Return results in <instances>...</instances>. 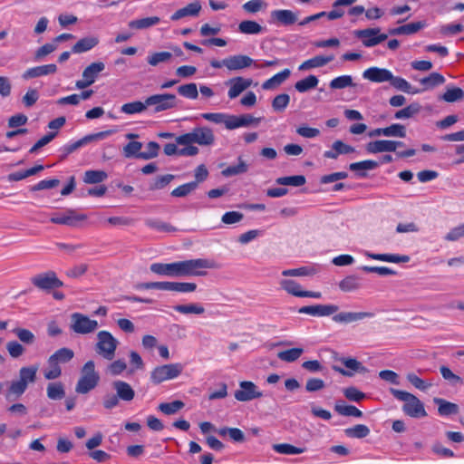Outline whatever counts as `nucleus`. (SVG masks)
<instances>
[{
    "mask_svg": "<svg viewBox=\"0 0 464 464\" xmlns=\"http://www.w3.org/2000/svg\"><path fill=\"white\" fill-rule=\"evenodd\" d=\"M212 259L196 258L173 263H153L150 269L152 273L169 277L203 276L207 269L217 268Z\"/></svg>",
    "mask_w": 464,
    "mask_h": 464,
    "instance_id": "nucleus-1",
    "label": "nucleus"
},
{
    "mask_svg": "<svg viewBox=\"0 0 464 464\" xmlns=\"http://www.w3.org/2000/svg\"><path fill=\"white\" fill-rule=\"evenodd\" d=\"M215 142V134L213 130L207 126H198L191 131L176 137V143L179 145L198 144L208 147Z\"/></svg>",
    "mask_w": 464,
    "mask_h": 464,
    "instance_id": "nucleus-2",
    "label": "nucleus"
},
{
    "mask_svg": "<svg viewBox=\"0 0 464 464\" xmlns=\"http://www.w3.org/2000/svg\"><path fill=\"white\" fill-rule=\"evenodd\" d=\"M37 371L38 367L35 365L22 367L19 370V379L13 381L9 386L6 399L10 400L12 395H14L16 398L22 396L26 391L28 384L35 382Z\"/></svg>",
    "mask_w": 464,
    "mask_h": 464,
    "instance_id": "nucleus-3",
    "label": "nucleus"
},
{
    "mask_svg": "<svg viewBox=\"0 0 464 464\" xmlns=\"http://www.w3.org/2000/svg\"><path fill=\"white\" fill-rule=\"evenodd\" d=\"M100 375L95 371V363L90 360L84 363L81 370V376L76 383L75 392L79 394H86L93 390L99 383Z\"/></svg>",
    "mask_w": 464,
    "mask_h": 464,
    "instance_id": "nucleus-4",
    "label": "nucleus"
},
{
    "mask_svg": "<svg viewBox=\"0 0 464 464\" xmlns=\"http://www.w3.org/2000/svg\"><path fill=\"white\" fill-rule=\"evenodd\" d=\"M95 352L105 360L111 361L115 356L118 340L108 331H100L97 334Z\"/></svg>",
    "mask_w": 464,
    "mask_h": 464,
    "instance_id": "nucleus-5",
    "label": "nucleus"
},
{
    "mask_svg": "<svg viewBox=\"0 0 464 464\" xmlns=\"http://www.w3.org/2000/svg\"><path fill=\"white\" fill-rule=\"evenodd\" d=\"M146 105L152 107L155 113L175 109L179 105V100L175 94L160 93L153 94L146 98Z\"/></svg>",
    "mask_w": 464,
    "mask_h": 464,
    "instance_id": "nucleus-6",
    "label": "nucleus"
},
{
    "mask_svg": "<svg viewBox=\"0 0 464 464\" xmlns=\"http://www.w3.org/2000/svg\"><path fill=\"white\" fill-rule=\"evenodd\" d=\"M183 371L180 363H170L158 366L150 372V381L154 384H160L165 381L177 378Z\"/></svg>",
    "mask_w": 464,
    "mask_h": 464,
    "instance_id": "nucleus-7",
    "label": "nucleus"
},
{
    "mask_svg": "<svg viewBox=\"0 0 464 464\" xmlns=\"http://www.w3.org/2000/svg\"><path fill=\"white\" fill-rule=\"evenodd\" d=\"M98 327L99 324L96 320H92L83 314L73 313L71 314L70 328L75 334H89L94 333Z\"/></svg>",
    "mask_w": 464,
    "mask_h": 464,
    "instance_id": "nucleus-8",
    "label": "nucleus"
},
{
    "mask_svg": "<svg viewBox=\"0 0 464 464\" xmlns=\"http://www.w3.org/2000/svg\"><path fill=\"white\" fill-rule=\"evenodd\" d=\"M31 282L35 287L44 291L59 288L63 285V283L57 277L55 272L52 270L33 276Z\"/></svg>",
    "mask_w": 464,
    "mask_h": 464,
    "instance_id": "nucleus-9",
    "label": "nucleus"
},
{
    "mask_svg": "<svg viewBox=\"0 0 464 464\" xmlns=\"http://www.w3.org/2000/svg\"><path fill=\"white\" fill-rule=\"evenodd\" d=\"M105 69V64L102 62L92 63L82 72V79L75 82V87L78 90H83L91 86L96 81L98 75Z\"/></svg>",
    "mask_w": 464,
    "mask_h": 464,
    "instance_id": "nucleus-10",
    "label": "nucleus"
},
{
    "mask_svg": "<svg viewBox=\"0 0 464 464\" xmlns=\"http://www.w3.org/2000/svg\"><path fill=\"white\" fill-rule=\"evenodd\" d=\"M111 133H112L111 130H104V131H100L97 133L88 134L76 141H73L72 143H68V144L64 145L62 148V150H63L64 156H67V155L72 153L73 151L77 150L78 149L87 145L88 143L105 139Z\"/></svg>",
    "mask_w": 464,
    "mask_h": 464,
    "instance_id": "nucleus-11",
    "label": "nucleus"
},
{
    "mask_svg": "<svg viewBox=\"0 0 464 464\" xmlns=\"http://www.w3.org/2000/svg\"><path fill=\"white\" fill-rule=\"evenodd\" d=\"M445 82H446V79L441 73L433 72L430 73V75L419 80V82L421 86V88L420 90H413L411 85L408 82V93H417V92L431 91V90L435 89L436 87H439V86L444 84Z\"/></svg>",
    "mask_w": 464,
    "mask_h": 464,
    "instance_id": "nucleus-12",
    "label": "nucleus"
},
{
    "mask_svg": "<svg viewBox=\"0 0 464 464\" xmlns=\"http://www.w3.org/2000/svg\"><path fill=\"white\" fill-rule=\"evenodd\" d=\"M239 390L235 392V398L238 401H249L263 396L257 386L249 381H243L239 382Z\"/></svg>",
    "mask_w": 464,
    "mask_h": 464,
    "instance_id": "nucleus-13",
    "label": "nucleus"
},
{
    "mask_svg": "<svg viewBox=\"0 0 464 464\" xmlns=\"http://www.w3.org/2000/svg\"><path fill=\"white\" fill-rule=\"evenodd\" d=\"M356 37L362 41L366 47L374 46L387 39V34H380L379 28H368L355 31Z\"/></svg>",
    "mask_w": 464,
    "mask_h": 464,
    "instance_id": "nucleus-14",
    "label": "nucleus"
},
{
    "mask_svg": "<svg viewBox=\"0 0 464 464\" xmlns=\"http://www.w3.org/2000/svg\"><path fill=\"white\" fill-rule=\"evenodd\" d=\"M87 218L84 214H77L73 209H67L63 214H59L51 218L50 221L53 224L75 227L78 222Z\"/></svg>",
    "mask_w": 464,
    "mask_h": 464,
    "instance_id": "nucleus-15",
    "label": "nucleus"
},
{
    "mask_svg": "<svg viewBox=\"0 0 464 464\" xmlns=\"http://www.w3.org/2000/svg\"><path fill=\"white\" fill-rule=\"evenodd\" d=\"M339 310V307L335 304H315L306 305L299 308V314H309L312 316H329L335 314Z\"/></svg>",
    "mask_w": 464,
    "mask_h": 464,
    "instance_id": "nucleus-16",
    "label": "nucleus"
},
{
    "mask_svg": "<svg viewBox=\"0 0 464 464\" xmlns=\"http://www.w3.org/2000/svg\"><path fill=\"white\" fill-rule=\"evenodd\" d=\"M402 145L403 143L401 141L380 140L369 142L366 145V150L367 152L373 154L380 152H391L395 151L399 146Z\"/></svg>",
    "mask_w": 464,
    "mask_h": 464,
    "instance_id": "nucleus-17",
    "label": "nucleus"
},
{
    "mask_svg": "<svg viewBox=\"0 0 464 464\" xmlns=\"http://www.w3.org/2000/svg\"><path fill=\"white\" fill-rule=\"evenodd\" d=\"M226 84L229 86L227 96L229 99H235L251 86L252 80L238 76L228 80Z\"/></svg>",
    "mask_w": 464,
    "mask_h": 464,
    "instance_id": "nucleus-18",
    "label": "nucleus"
},
{
    "mask_svg": "<svg viewBox=\"0 0 464 464\" xmlns=\"http://www.w3.org/2000/svg\"><path fill=\"white\" fill-rule=\"evenodd\" d=\"M339 361L350 371H345L343 368H340L338 366H333V369L344 375V376H352L353 372H365L367 370L366 368L356 359L351 358V357H342L339 359Z\"/></svg>",
    "mask_w": 464,
    "mask_h": 464,
    "instance_id": "nucleus-19",
    "label": "nucleus"
},
{
    "mask_svg": "<svg viewBox=\"0 0 464 464\" xmlns=\"http://www.w3.org/2000/svg\"><path fill=\"white\" fill-rule=\"evenodd\" d=\"M255 61L245 54H237L226 58V68L229 71H238L251 65L254 66Z\"/></svg>",
    "mask_w": 464,
    "mask_h": 464,
    "instance_id": "nucleus-20",
    "label": "nucleus"
},
{
    "mask_svg": "<svg viewBox=\"0 0 464 464\" xmlns=\"http://www.w3.org/2000/svg\"><path fill=\"white\" fill-rule=\"evenodd\" d=\"M408 416L414 419H422L428 416L424 403L410 392H408Z\"/></svg>",
    "mask_w": 464,
    "mask_h": 464,
    "instance_id": "nucleus-21",
    "label": "nucleus"
},
{
    "mask_svg": "<svg viewBox=\"0 0 464 464\" xmlns=\"http://www.w3.org/2000/svg\"><path fill=\"white\" fill-rule=\"evenodd\" d=\"M374 314L371 312H342L333 316V321L337 324H351L361 321L365 318L373 317Z\"/></svg>",
    "mask_w": 464,
    "mask_h": 464,
    "instance_id": "nucleus-22",
    "label": "nucleus"
},
{
    "mask_svg": "<svg viewBox=\"0 0 464 464\" xmlns=\"http://www.w3.org/2000/svg\"><path fill=\"white\" fill-rule=\"evenodd\" d=\"M362 77L372 82H384L392 78V73L384 68L371 67L362 72Z\"/></svg>",
    "mask_w": 464,
    "mask_h": 464,
    "instance_id": "nucleus-23",
    "label": "nucleus"
},
{
    "mask_svg": "<svg viewBox=\"0 0 464 464\" xmlns=\"http://www.w3.org/2000/svg\"><path fill=\"white\" fill-rule=\"evenodd\" d=\"M111 386L121 401L130 402L134 399L135 392L128 382L117 380L112 382Z\"/></svg>",
    "mask_w": 464,
    "mask_h": 464,
    "instance_id": "nucleus-24",
    "label": "nucleus"
},
{
    "mask_svg": "<svg viewBox=\"0 0 464 464\" xmlns=\"http://www.w3.org/2000/svg\"><path fill=\"white\" fill-rule=\"evenodd\" d=\"M381 135L386 137L402 138L405 136V127L401 124L395 123L386 128L374 129L369 133L370 137H376Z\"/></svg>",
    "mask_w": 464,
    "mask_h": 464,
    "instance_id": "nucleus-25",
    "label": "nucleus"
},
{
    "mask_svg": "<svg viewBox=\"0 0 464 464\" xmlns=\"http://www.w3.org/2000/svg\"><path fill=\"white\" fill-rule=\"evenodd\" d=\"M56 72H57V66L54 63L44 64V65L35 66V67L27 69L23 73V78L25 80L32 79V78H37V77H41V76H44V75H48V74H53Z\"/></svg>",
    "mask_w": 464,
    "mask_h": 464,
    "instance_id": "nucleus-26",
    "label": "nucleus"
},
{
    "mask_svg": "<svg viewBox=\"0 0 464 464\" xmlns=\"http://www.w3.org/2000/svg\"><path fill=\"white\" fill-rule=\"evenodd\" d=\"M464 99V91L454 85H447L445 92L438 96L439 101L454 103Z\"/></svg>",
    "mask_w": 464,
    "mask_h": 464,
    "instance_id": "nucleus-27",
    "label": "nucleus"
},
{
    "mask_svg": "<svg viewBox=\"0 0 464 464\" xmlns=\"http://www.w3.org/2000/svg\"><path fill=\"white\" fill-rule=\"evenodd\" d=\"M271 18L282 25H291L297 21V15L291 10L280 9L271 12Z\"/></svg>",
    "mask_w": 464,
    "mask_h": 464,
    "instance_id": "nucleus-28",
    "label": "nucleus"
},
{
    "mask_svg": "<svg viewBox=\"0 0 464 464\" xmlns=\"http://www.w3.org/2000/svg\"><path fill=\"white\" fill-rule=\"evenodd\" d=\"M334 59V55H328V56H323V55H316L311 59H308L302 63L298 70L299 71H306L313 68H318L323 67L332 62Z\"/></svg>",
    "mask_w": 464,
    "mask_h": 464,
    "instance_id": "nucleus-29",
    "label": "nucleus"
},
{
    "mask_svg": "<svg viewBox=\"0 0 464 464\" xmlns=\"http://www.w3.org/2000/svg\"><path fill=\"white\" fill-rule=\"evenodd\" d=\"M201 10V5L196 1L188 4L183 8L177 10L170 17L171 20L177 21L185 16H198Z\"/></svg>",
    "mask_w": 464,
    "mask_h": 464,
    "instance_id": "nucleus-30",
    "label": "nucleus"
},
{
    "mask_svg": "<svg viewBox=\"0 0 464 464\" xmlns=\"http://www.w3.org/2000/svg\"><path fill=\"white\" fill-rule=\"evenodd\" d=\"M433 402L438 405V413L440 416L456 415L459 408L458 404L446 401L442 398H434Z\"/></svg>",
    "mask_w": 464,
    "mask_h": 464,
    "instance_id": "nucleus-31",
    "label": "nucleus"
},
{
    "mask_svg": "<svg viewBox=\"0 0 464 464\" xmlns=\"http://www.w3.org/2000/svg\"><path fill=\"white\" fill-rule=\"evenodd\" d=\"M355 150L353 147L343 143L342 140H336L333 143V150H326L324 156L327 159H337L340 154H349Z\"/></svg>",
    "mask_w": 464,
    "mask_h": 464,
    "instance_id": "nucleus-32",
    "label": "nucleus"
},
{
    "mask_svg": "<svg viewBox=\"0 0 464 464\" xmlns=\"http://www.w3.org/2000/svg\"><path fill=\"white\" fill-rule=\"evenodd\" d=\"M380 163L375 160H367L359 162H353L349 165L352 171L357 172L359 177H365V170H372L379 167Z\"/></svg>",
    "mask_w": 464,
    "mask_h": 464,
    "instance_id": "nucleus-33",
    "label": "nucleus"
},
{
    "mask_svg": "<svg viewBox=\"0 0 464 464\" xmlns=\"http://www.w3.org/2000/svg\"><path fill=\"white\" fill-rule=\"evenodd\" d=\"M290 73L291 72L289 69L283 70L282 72L275 74L273 77L264 82L262 88L264 90L275 89L276 87L282 84L290 76Z\"/></svg>",
    "mask_w": 464,
    "mask_h": 464,
    "instance_id": "nucleus-34",
    "label": "nucleus"
},
{
    "mask_svg": "<svg viewBox=\"0 0 464 464\" xmlns=\"http://www.w3.org/2000/svg\"><path fill=\"white\" fill-rule=\"evenodd\" d=\"M98 44V39L95 37H85L79 40L72 48V53H81L88 52Z\"/></svg>",
    "mask_w": 464,
    "mask_h": 464,
    "instance_id": "nucleus-35",
    "label": "nucleus"
},
{
    "mask_svg": "<svg viewBox=\"0 0 464 464\" xmlns=\"http://www.w3.org/2000/svg\"><path fill=\"white\" fill-rule=\"evenodd\" d=\"M334 410L340 415L353 416L356 418L362 417V412L353 405H346L343 401H337L334 405Z\"/></svg>",
    "mask_w": 464,
    "mask_h": 464,
    "instance_id": "nucleus-36",
    "label": "nucleus"
},
{
    "mask_svg": "<svg viewBox=\"0 0 464 464\" xmlns=\"http://www.w3.org/2000/svg\"><path fill=\"white\" fill-rule=\"evenodd\" d=\"M108 174L104 170H86L82 180L86 184H98L106 180Z\"/></svg>",
    "mask_w": 464,
    "mask_h": 464,
    "instance_id": "nucleus-37",
    "label": "nucleus"
},
{
    "mask_svg": "<svg viewBox=\"0 0 464 464\" xmlns=\"http://www.w3.org/2000/svg\"><path fill=\"white\" fill-rule=\"evenodd\" d=\"M237 164L230 165L225 169L222 170V175L224 177H232L239 174H244L248 170V165L245 160H242L241 157L237 159Z\"/></svg>",
    "mask_w": 464,
    "mask_h": 464,
    "instance_id": "nucleus-38",
    "label": "nucleus"
},
{
    "mask_svg": "<svg viewBox=\"0 0 464 464\" xmlns=\"http://www.w3.org/2000/svg\"><path fill=\"white\" fill-rule=\"evenodd\" d=\"M364 255L371 259L382 262L400 263L406 261V256H399L394 254H374L366 251Z\"/></svg>",
    "mask_w": 464,
    "mask_h": 464,
    "instance_id": "nucleus-39",
    "label": "nucleus"
},
{
    "mask_svg": "<svg viewBox=\"0 0 464 464\" xmlns=\"http://www.w3.org/2000/svg\"><path fill=\"white\" fill-rule=\"evenodd\" d=\"M173 309L182 314H202L205 313V308L198 303H190L188 304H177Z\"/></svg>",
    "mask_w": 464,
    "mask_h": 464,
    "instance_id": "nucleus-40",
    "label": "nucleus"
},
{
    "mask_svg": "<svg viewBox=\"0 0 464 464\" xmlns=\"http://www.w3.org/2000/svg\"><path fill=\"white\" fill-rule=\"evenodd\" d=\"M147 110L146 100L144 102L135 101L128 103H124L121 107V112L132 115L136 113H141Z\"/></svg>",
    "mask_w": 464,
    "mask_h": 464,
    "instance_id": "nucleus-41",
    "label": "nucleus"
},
{
    "mask_svg": "<svg viewBox=\"0 0 464 464\" xmlns=\"http://www.w3.org/2000/svg\"><path fill=\"white\" fill-rule=\"evenodd\" d=\"M145 225L150 228L160 232H175L177 229L175 227L169 223H166L159 218H147L145 219Z\"/></svg>",
    "mask_w": 464,
    "mask_h": 464,
    "instance_id": "nucleus-42",
    "label": "nucleus"
},
{
    "mask_svg": "<svg viewBox=\"0 0 464 464\" xmlns=\"http://www.w3.org/2000/svg\"><path fill=\"white\" fill-rule=\"evenodd\" d=\"M319 80L314 75H309L295 82V88L299 92H305L314 89L318 85Z\"/></svg>",
    "mask_w": 464,
    "mask_h": 464,
    "instance_id": "nucleus-43",
    "label": "nucleus"
},
{
    "mask_svg": "<svg viewBox=\"0 0 464 464\" xmlns=\"http://www.w3.org/2000/svg\"><path fill=\"white\" fill-rule=\"evenodd\" d=\"M160 19L158 16L145 17L141 19L132 20L129 23V27L132 29H146L150 26L156 25L160 23Z\"/></svg>",
    "mask_w": 464,
    "mask_h": 464,
    "instance_id": "nucleus-44",
    "label": "nucleus"
},
{
    "mask_svg": "<svg viewBox=\"0 0 464 464\" xmlns=\"http://www.w3.org/2000/svg\"><path fill=\"white\" fill-rule=\"evenodd\" d=\"M280 285L288 294L294 296L303 297L304 291L301 289V285L296 281L292 279H283L280 281Z\"/></svg>",
    "mask_w": 464,
    "mask_h": 464,
    "instance_id": "nucleus-45",
    "label": "nucleus"
},
{
    "mask_svg": "<svg viewBox=\"0 0 464 464\" xmlns=\"http://www.w3.org/2000/svg\"><path fill=\"white\" fill-rule=\"evenodd\" d=\"M238 30L245 34H258L263 31V27L256 21L245 20L238 24Z\"/></svg>",
    "mask_w": 464,
    "mask_h": 464,
    "instance_id": "nucleus-46",
    "label": "nucleus"
},
{
    "mask_svg": "<svg viewBox=\"0 0 464 464\" xmlns=\"http://www.w3.org/2000/svg\"><path fill=\"white\" fill-rule=\"evenodd\" d=\"M354 86H356V84L353 83V80L351 75L338 76V77L333 79L329 83V87L333 90H340V89H344L347 87H354Z\"/></svg>",
    "mask_w": 464,
    "mask_h": 464,
    "instance_id": "nucleus-47",
    "label": "nucleus"
},
{
    "mask_svg": "<svg viewBox=\"0 0 464 464\" xmlns=\"http://www.w3.org/2000/svg\"><path fill=\"white\" fill-rule=\"evenodd\" d=\"M276 184L282 186L301 187L305 184L306 179L304 175L280 177L276 180Z\"/></svg>",
    "mask_w": 464,
    "mask_h": 464,
    "instance_id": "nucleus-48",
    "label": "nucleus"
},
{
    "mask_svg": "<svg viewBox=\"0 0 464 464\" xmlns=\"http://www.w3.org/2000/svg\"><path fill=\"white\" fill-rule=\"evenodd\" d=\"M56 362L67 363L74 357V352L67 347H63L55 351L51 356Z\"/></svg>",
    "mask_w": 464,
    "mask_h": 464,
    "instance_id": "nucleus-49",
    "label": "nucleus"
},
{
    "mask_svg": "<svg viewBox=\"0 0 464 464\" xmlns=\"http://www.w3.org/2000/svg\"><path fill=\"white\" fill-rule=\"evenodd\" d=\"M48 368L44 371V376L46 380H55L62 375L60 365L53 358L47 360Z\"/></svg>",
    "mask_w": 464,
    "mask_h": 464,
    "instance_id": "nucleus-50",
    "label": "nucleus"
},
{
    "mask_svg": "<svg viewBox=\"0 0 464 464\" xmlns=\"http://www.w3.org/2000/svg\"><path fill=\"white\" fill-rule=\"evenodd\" d=\"M46 392L51 400H61L65 396L64 386L62 382H50Z\"/></svg>",
    "mask_w": 464,
    "mask_h": 464,
    "instance_id": "nucleus-51",
    "label": "nucleus"
},
{
    "mask_svg": "<svg viewBox=\"0 0 464 464\" xmlns=\"http://www.w3.org/2000/svg\"><path fill=\"white\" fill-rule=\"evenodd\" d=\"M344 433L349 438L362 439L370 434V429L364 424H357L345 429Z\"/></svg>",
    "mask_w": 464,
    "mask_h": 464,
    "instance_id": "nucleus-52",
    "label": "nucleus"
},
{
    "mask_svg": "<svg viewBox=\"0 0 464 464\" xmlns=\"http://www.w3.org/2000/svg\"><path fill=\"white\" fill-rule=\"evenodd\" d=\"M197 285L189 282H169L168 291L179 293H192L196 291Z\"/></svg>",
    "mask_w": 464,
    "mask_h": 464,
    "instance_id": "nucleus-53",
    "label": "nucleus"
},
{
    "mask_svg": "<svg viewBox=\"0 0 464 464\" xmlns=\"http://www.w3.org/2000/svg\"><path fill=\"white\" fill-rule=\"evenodd\" d=\"M143 144L140 141L131 140L123 147V155L125 158H139L142 152Z\"/></svg>",
    "mask_w": 464,
    "mask_h": 464,
    "instance_id": "nucleus-54",
    "label": "nucleus"
},
{
    "mask_svg": "<svg viewBox=\"0 0 464 464\" xmlns=\"http://www.w3.org/2000/svg\"><path fill=\"white\" fill-rule=\"evenodd\" d=\"M273 450L276 452L284 455H295L304 452V448H298L288 443L274 444Z\"/></svg>",
    "mask_w": 464,
    "mask_h": 464,
    "instance_id": "nucleus-55",
    "label": "nucleus"
},
{
    "mask_svg": "<svg viewBox=\"0 0 464 464\" xmlns=\"http://www.w3.org/2000/svg\"><path fill=\"white\" fill-rule=\"evenodd\" d=\"M303 348H292L279 352L277 353V357L283 362H293L296 361L303 354Z\"/></svg>",
    "mask_w": 464,
    "mask_h": 464,
    "instance_id": "nucleus-56",
    "label": "nucleus"
},
{
    "mask_svg": "<svg viewBox=\"0 0 464 464\" xmlns=\"http://www.w3.org/2000/svg\"><path fill=\"white\" fill-rule=\"evenodd\" d=\"M339 287L344 292H351L360 287V278L356 276H349L339 283Z\"/></svg>",
    "mask_w": 464,
    "mask_h": 464,
    "instance_id": "nucleus-57",
    "label": "nucleus"
},
{
    "mask_svg": "<svg viewBox=\"0 0 464 464\" xmlns=\"http://www.w3.org/2000/svg\"><path fill=\"white\" fill-rule=\"evenodd\" d=\"M184 402L181 401L163 402L159 405V410L166 415H172L180 411L184 407Z\"/></svg>",
    "mask_w": 464,
    "mask_h": 464,
    "instance_id": "nucleus-58",
    "label": "nucleus"
},
{
    "mask_svg": "<svg viewBox=\"0 0 464 464\" xmlns=\"http://www.w3.org/2000/svg\"><path fill=\"white\" fill-rule=\"evenodd\" d=\"M178 92L179 95L192 100L197 99L198 96V87L194 82L180 85L178 88Z\"/></svg>",
    "mask_w": 464,
    "mask_h": 464,
    "instance_id": "nucleus-59",
    "label": "nucleus"
},
{
    "mask_svg": "<svg viewBox=\"0 0 464 464\" xmlns=\"http://www.w3.org/2000/svg\"><path fill=\"white\" fill-rule=\"evenodd\" d=\"M197 188V182H188L174 188L170 195L176 198H184L193 192Z\"/></svg>",
    "mask_w": 464,
    "mask_h": 464,
    "instance_id": "nucleus-60",
    "label": "nucleus"
},
{
    "mask_svg": "<svg viewBox=\"0 0 464 464\" xmlns=\"http://www.w3.org/2000/svg\"><path fill=\"white\" fill-rule=\"evenodd\" d=\"M172 58V53L170 52H159L154 53L148 56L147 62L151 66H157L160 63H167Z\"/></svg>",
    "mask_w": 464,
    "mask_h": 464,
    "instance_id": "nucleus-61",
    "label": "nucleus"
},
{
    "mask_svg": "<svg viewBox=\"0 0 464 464\" xmlns=\"http://www.w3.org/2000/svg\"><path fill=\"white\" fill-rule=\"evenodd\" d=\"M290 96L286 93L276 95L272 101V108L275 111H284L288 106Z\"/></svg>",
    "mask_w": 464,
    "mask_h": 464,
    "instance_id": "nucleus-62",
    "label": "nucleus"
},
{
    "mask_svg": "<svg viewBox=\"0 0 464 464\" xmlns=\"http://www.w3.org/2000/svg\"><path fill=\"white\" fill-rule=\"evenodd\" d=\"M175 176L172 174H166L162 176H158L153 180V182L150 185V190H159L164 188L167 185H169Z\"/></svg>",
    "mask_w": 464,
    "mask_h": 464,
    "instance_id": "nucleus-63",
    "label": "nucleus"
},
{
    "mask_svg": "<svg viewBox=\"0 0 464 464\" xmlns=\"http://www.w3.org/2000/svg\"><path fill=\"white\" fill-rule=\"evenodd\" d=\"M13 332L17 338L25 344H32L35 341L34 334L28 329L18 327L14 328Z\"/></svg>",
    "mask_w": 464,
    "mask_h": 464,
    "instance_id": "nucleus-64",
    "label": "nucleus"
}]
</instances>
